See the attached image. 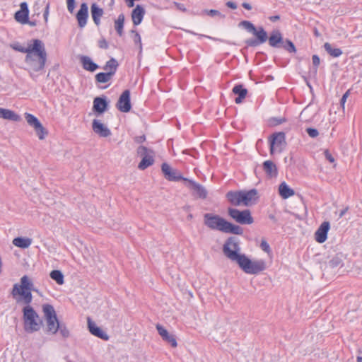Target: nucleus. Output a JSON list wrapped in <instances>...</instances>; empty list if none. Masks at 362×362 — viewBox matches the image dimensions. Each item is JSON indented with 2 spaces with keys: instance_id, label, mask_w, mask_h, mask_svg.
<instances>
[{
  "instance_id": "f257e3e1",
  "label": "nucleus",
  "mask_w": 362,
  "mask_h": 362,
  "mask_svg": "<svg viewBox=\"0 0 362 362\" xmlns=\"http://www.w3.org/2000/svg\"><path fill=\"white\" fill-rule=\"evenodd\" d=\"M31 47L26 53L25 63L30 76L33 77V74L44 69L47 62V52L42 40L33 39Z\"/></svg>"
},
{
  "instance_id": "f03ea898",
  "label": "nucleus",
  "mask_w": 362,
  "mask_h": 362,
  "mask_svg": "<svg viewBox=\"0 0 362 362\" xmlns=\"http://www.w3.org/2000/svg\"><path fill=\"white\" fill-rule=\"evenodd\" d=\"M32 291H35L33 284L28 276L25 275L21 277L20 284L13 285L11 295L16 298L17 303L22 302L25 305H29L33 300Z\"/></svg>"
},
{
  "instance_id": "7ed1b4c3",
  "label": "nucleus",
  "mask_w": 362,
  "mask_h": 362,
  "mask_svg": "<svg viewBox=\"0 0 362 362\" xmlns=\"http://www.w3.org/2000/svg\"><path fill=\"white\" fill-rule=\"evenodd\" d=\"M23 319L24 329L28 333L39 331L42 325V320L30 304L23 308Z\"/></svg>"
},
{
  "instance_id": "20e7f679",
  "label": "nucleus",
  "mask_w": 362,
  "mask_h": 362,
  "mask_svg": "<svg viewBox=\"0 0 362 362\" xmlns=\"http://www.w3.org/2000/svg\"><path fill=\"white\" fill-rule=\"evenodd\" d=\"M42 311L46 323L45 332L47 334H55L58 332L60 322L57 319L54 307L50 304H44Z\"/></svg>"
},
{
  "instance_id": "39448f33",
  "label": "nucleus",
  "mask_w": 362,
  "mask_h": 362,
  "mask_svg": "<svg viewBox=\"0 0 362 362\" xmlns=\"http://www.w3.org/2000/svg\"><path fill=\"white\" fill-rule=\"evenodd\" d=\"M240 241L236 237H229L223 246V255L231 262L237 263L245 254L240 253Z\"/></svg>"
},
{
  "instance_id": "423d86ee",
  "label": "nucleus",
  "mask_w": 362,
  "mask_h": 362,
  "mask_svg": "<svg viewBox=\"0 0 362 362\" xmlns=\"http://www.w3.org/2000/svg\"><path fill=\"white\" fill-rule=\"evenodd\" d=\"M246 274H257L266 269V263L262 259L251 260L245 255L236 263Z\"/></svg>"
},
{
  "instance_id": "0eeeda50",
  "label": "nucleus",
  "mask_w": 362,
  "mask_h": 362,
  "mask_svg": "<svg viewBox=\"0 0 362 362\" xmlns=\"http://www.w3.org/2000/svg\"><path fill=\"white\" fill-rule=\"evenodd\" d=\"M227 221L217 214L206 213L204 214V224L211 230L224 231Z\"/></svg>"
},
{
  "instance_id": "6e6552de",
  "label": "nucleus",
  "mask_w": 362,
  "mask_h": 362,
  "mask_svg": "<svg viewBox=\"0 0 362 362\" xmlns=\"http://www.w3.org/2000/svg\"><path fill=\"white\" fill-rule=\"evenodd\" d=\"M228 214L235 222L242 225H250L254 222L249 209L240 211L237 209L228 208Z\"/></svg>"
},
{
  "instance_id": "1a4fd4ad",
  "label": "nucleus",
  "mask_w": 362,
  "mask_h": 362,
  "mask_svg": "<svg viewBox=\"0 0 362 362\" xmlns=\"http://www.w3.org/2000/svg\"><path fill=\"white\" fill-rule=\"evenodd\" d=\"M137 154L139 156L142 158V160H141L138 165V168L140 170H145L148 167L153 164L154 153L151 149H149L144 146H140L137 148Z\"/></svg>"
},
{
  "instance_id": "9d476101",
  "label": "nucleus",
  "mask_w": 362,
  "mask_h": 362,
  "mask_svg": "<svg viewBox=\"0 0 362 362\" xmlns=\"http://www.w3.org/2000/svg\"><path fill=\"white\" fill-rule=\"evenodd\" d=\"M25 119L29 126L32 127L39 139L43 140L48 134L47 130L42 126L40 120L33 115L25 112L24 114Z\"/></svg>"
},
{
  "instance_id": "9b49d317",
  "label": "nucleus",
  "mask_w": 362,
  "mask_h": 362,
  "mask_svg": "<svg viewBox=\"0 0 362 362\" xmlns=\"http://www.w3.org/2000/svg\"><path fill=\"white\" fill-rule=\"evenodd\" d=\"M184 185L191 191L192 195L196 199H206L208 192L203 185L188 178L184 179Z\"/></svg>"
},
{
  "instance_id": "f8f14e48",
  "label": "nucleus",
  "mask_w": 362,
  "mask_h": 362,
  "mask_svg": "<svg viewBox=\"0 0 362 362\" xmlns=\"http://www.w3.org/2000/svg\"><path fill=\"white\" fill-rule=\"evenodd\" d=\"M286 146V136L282 132H276L271 136L270 139V153L273 154L276 150L281 152Z\"/></svg>"
},
{
  "instance_id": "ddd939ff",
  "label": "nucleus",
  "mask_w": 362,
  "mask_h": 362,
  "mask_svg": "<svg viewBox=\"0 0 362 362\" xmlns=\"http://www.w3.org/2000/svg\"><path fill=\"white\" fill-rule=\"evenodd\" d=\"M252 33L256 37V39L250 38L245 40V44L249 47L258 46L265 42L268 38L267 32L262 26L255 27V31H252Z\"/></svg>"
},
{
  "instance_id": "4468645a",
  "label": "nucleus",
  "mask_w": 362,
  "mask_h": 362,
  "mask_svg": "<svg viewBox=\"0 0 362 362\" xmlns=\"http://www.w3.org/2000/svg\"><path fill=\"white\" fill-rule=\"evenodd\" d=\"M161 170L164 175L165 178L169 181L177 182L182 180L184 182V179H186L185 177H182L180 172H179L176 169L172 168L166 163H163L162 164Z\"/></svg>"
},
{
  "instance_id": "2eb2a0df",
  "label": "nucleus",
  "mask_w": 362,
  "mask_h": 362,
  "mask_svg": "<svg viewBox=\"0 0 362 362\" xmlns=\"http://www.w3.org/2000/svg\"><path fill=\"white\" fill-rule=\"evenodd\" d=\"M116 107L122 112H129L132 108L130 91L125 90L122 92L116 104Z\"/></svg>"
},
{
  "instance_id": "dca6fc26",
  "label": "nucleus",
  "mask_w": 362,
  "mask_h": 362,
  "mask_svg": "<svg viewBox=\"0 0 362 362\" xmlns=\"http://www.w3.org/2000/svg\"><path fill=\"white\" fill-rule=\"evenodd\" d=\"M330 225L328 221H324L315 233V239L319 243H323L327 238V233Z\"/></svg>"
},
{
  "instance_id": "f3484780",
  "label": "nucleus",
  "mask_w": 362,
  "mask_h": 362,
  "mask_svg": "<svg viewBox=\"0 0 362 362\" xmlns=\"http://www.w3.org/2000/svg\"><path fill=\"white\" fill-rule=\"evenodd\" d=\"M88 17V7L86 3H82L80 9L76 15L79 28H83L87 23Z\"/></svg>"
},
{
  "instance_id": "a211bd4d",
  "label": "nucleus",
  "mask_w": 362,
  "mask_h": 362,
  "mask_svg": "<svg viewBox=\"0 0 362 362\" xmlns=\"http://www.w3.org/2000/svg\"><path fill=\"white\" fill-rule=\"evenodd\" d=\"M258 199L257 190L252 189L249 191H242L243 205L251 206L256 203Z\"/></svg>"
},
{
  "instance_id": "6ab92c4d",
  "label": "nucleus",
  "mask_w": 362,
  "mask_h": 362,
  "mask_svg": "<svg viewBox=\"0 0 362 362\" xmlns=\"http://www.w3.org/2000/svg\"><path fill=\"white\" fill-rule=\"evenodd\" d=\"M156 329L163 340L170 344L172 347L175 348L177 346L176 339L174 335L170 334L168 330L160 324L156 325Z\"/></svg>"
},
{
  "instance_id": "aec40b11",
  "label": "nucleus",
  "mask_w": 362,
  "mask_h": 362,
  "mask_svg": "<svg viewBox=\"0 0 362 362\" xmlns=\"http://www.w3.org/2000/svg\"><path fill=\"white\" fill-rule=\"evenodd\" d=\"M108 107V103L105 98L96 97L93 100V111L98 116L103 114Z\"/></svg>"
},
{
  "instance_id": "412c9836",
  "label": "nucleus",
  "mask_w": 362,
  "mask_h": 362,
  "mask_svg": "<svg viewBox=\"0 0 362 362\" xmlns=\"http://www.w3.org/2000/svg\"><path fill=\"white\" fill-rule=\"evenodd\" d=\"M87 321L88 329L93 335L105 341L109 339V336L99 327H97L90 317H88Z\"/></svg>"
},
{
  "instance_id": "4be33fe9",
  "label": "nucleus",
  "mask_w": 362,
  "mask_h": 362,
  "mask_svg": "<svg viewBox=\"0 0 362 362\" xmlns=\"http://www.w3.org/2000/svg\"><path fill=\"white\" fill-rule=\"evenodd\" d=\"M92 129L95 134L101 137H107L111 134L110 130L98 119H93Z\"/></svg>"
},
{
  "instance_id": "5701e85b",
  "label": "nucleus",
  "mask_w": 362,
  "mask_h": 362,
  "mask_svg": "<svg viewBox=\"0 0 362 362\" xmlns=\"http://www.w3.org/2000/svg\"><path fill=\"white\" fill-rule=\"evenodd\" d=\"M21 9L15 13V19L23 24H25L28 22V5L25 2H23L20 5Z\"/></svg>"
},
{
  "instance_id": "b1692460",
  "label": "nucleus",
  "mask_w": 362,
  "mask_h": 362,
  "mask_svg": "<svg viewBox=\"0 0 362 362\" xmlns=\"http://www.w3.org/2000/svg\"><path fill=\"white\" fill-rule=\"evenodd\" d=\"M145 13V9L142 6L139 4L136 6L135 8L132 11L131 15L134 25H138L141 23Z\"/></svg>"
},
{
  "instance_id": "393cba45",
  "label": "nucleus",
  "mask_w": 362,
  "mask_h": 362,
  "mask_svg": "<svg viewBox=\"0 0 362 362\" xmlns=\"http://www.w3.org/2000/svg\"><path fill=\"white\" fill-rule=\"evenodd\" d=\"M267 39L269 45L272 47H281V44L284 43L282 35L278 30H273Z\"/></svg>"
},
{
  "instance_id": "a878e982",
  "label": "nucleus",
  "mask_w": 362,
  "mask_h": 362,
  "mask_svg": "<svg viewBox=\"0 0 362 362\" xmlns=\"http://www.w3.org/2000/svg\"><path fill=\"white\" fill-rule=\"evenodd\" d=\"M79 60L83 68L86 71L93 72L98 68V65L88 56L81 55L79 57Z\"/></svg>"
},
{
  "instance_id": "bb28decb",
  "label": "nucleus",
  "mask_w": 362,
  "mask_h": 362,
  "mask_svg": "<svg viewBox=\"0 0 362 362\" xmlns=\"http://www.w3.org/2000/svg\"><path fill=\"white\" fill-rule=\"evenodd\" d=\"M232 91L234 94L238 95V97L235 99L237 104L241 103L247 94V90L242 84L235 85Z\"/></svg>"
},
{
  "instance_id": "cd10ccee",
  "label": "nucleus",
  "mask_w": 362,
  "mask_h": 362,
  "mask_svg": "<svg viewBox=\"0 0 362 362\" xmlns=\"http://www.w3.org/2000/svg\"><path fill=\"white\" fill-rule=\"evenodd\" d=\"M226 197L230 204L234 206L243 204L242 191H230L226 194Z\"/></svg>"
},
{
  "instance_id": "c85d7f7f",
  "label": "nucleus",
  "mask_w": 362,
  "mask_h": 362,
  "mask_svg": "<svg viewBox=\"0 0 362 362\" xmlns=\"http://www.w3.org/2000/svg\"><path fill=\"white\" fill-rule=\"evenodd\" d=\"M91 16L94 23L96 25L100 24V18L103 16L104 11L96 4H93L90 6Z\"/></svg>"
},
{
  "instance_id": "c756f323",
  "label": "nucleus",
  "mask_w": 362,
  "mask_h": 362,
  "mask_svg": "<svg viewBox=\"0 0 362 362\" xmlns=\"http://www.w3.org/2000/svg\"><path fill=\"white\" fill-rule=\"evenodd\" d=\"M0 118L8 119L11 121L18 122L21 120V117L15 112L0 107Z\"/></svg>"
},
{
  "instance_id": "7c9ffc66",
  "label": "nucleus",
  "mask_w": 362,
  "mask_h": 362,
  "mask_svg": "<svg viewBox=\"0 0 362 362\" xmlns=\"http://www.w3.org/2000/svg\"><path fill=\"white\" fill-rule=\"evenodd\" d=\"M263 170L270 177H276L278 173L277 168L272 160H266L263 163Z\"/></svg>"
},
{
  "instance_id": "2f4dec72",
  "label": "nucleus",
  "mask_w": 362,
  "mask_h": 362,
  "mask_svg": "<svg viewBox=\"0 0 362 362\" xmlns=\"http://www.w3.org/2000/svg\"><path fill=\"white\" fill-rule=\"evenodd\" d=\"M279 192L283 199H287L295 194L294 190L290 188L284 182L279 185Z\"/></svg>"
},
{
  "instance_id": "473e14b6",
  "label": "nucleus",
  "mask_w": 362,
  "mask_h": 362,
  "mask_svg": "<svg viewBox=\"0 0 362 362\" xmlns=\"http://www.w3.org/2000/svg\"><path fill=\"white\" fill-rule=\"evenodd\" d=\"M32 239L29 238L18 237L13 240V244L20 248L25 249L30 247Z\"/></svg>"
},
{
  "instance_id": "72a5a7b5",
  "label": "nucleus",
  "mask_w": 362,
  "mask_h": 362,
  "mask_svg": "<svg viewBox=\"0 0 362 362\" xmlns=\"http://www.w3.org/2000/svg\"><path fill=\"white\" fill-rule=\"evenodd\" d=\"M223 233H232L234 235H242L243 233V228L240 226L234 225L227 221Z\"/></svg>"
},
{
  "instance_id": "f704fd0d",
  "label": "nucleus",
  "mask_w": 362,
  "mask_h": 362,
  "mask_svg": "<svg viewBox=\"0 0 362 362\" xmlns=\"http://www.w3.org/2000/svg\"><path fill=\"white\" fill-rule=\"evenodd\" d=\"M119 64L115 58H111L106 62V64L103 66V69L107 73H112V76H114L117 71Z\"/></svg>"
},
{
  "instance_id": "c9c22d12",
  "label": "nucleus",
  "mask_w": 362,
  "mask_h": 362,
  "mask_svg": "<svg viewBox=\"0 0 362 362\" xmlns=\"http://www.w3.org/2000/svg\"><path fill=\"white\" fill-rule=\"evenodd\" d=\"M124 20V15L123 13H120L118 16L117 19L115 21V29L119 36H122L123 35Z\"/></svg>"
},
{
  "instance_id": "e433bc0d",
  "label": "nucleus",
  "mask_w": 362,
  "mask_h": 362,
  "mask_svg": "<svg viewBox=\"0 0 362 362\" xmlns=\"http://www.w3.org/2000/svg\"><path fill=\"white\" fill-rule=\"evenodd\" d=\"M324 47L326 52L333 57H338L342 54V51L339 48H333L329 42H325Z\"/></svg>"
},
{
  "instance_id": "4c0bfd02",
  "label": "nucleus",
  "mask_w": 362,
  "mask_h": 362,
  "mask_svg": "<svg viewBox=\"0 0 362 362\" xmlns=\"http://www.w3.org/2000/svg\"><path fill=\"white\" fill-rule=\"evenodd\" d=\"M113 76H112V73L107 72H100L95 75V81L100 83H105L110 81Z\"/></svg>"
},
{
  "instance_id": "58836bf2",
  "label": "nucleus",
  "mask_w": 362,
  "mask_h": 362,
  "mask_svg": "<svg viewBox=\"0 0 362 362\" xmlns=\"http://www.w3.org/2000/svg\"><path fill=\"white\" fill-rule=\"evenodd\" d=\"M49 276L51 279L54 280L59 285H62L64 283V274L59 270H53L50 272Z\"/></svg>"
},
{
  "instance_id": "ea45409f",
  "label": "nucleus",
  "mask_w": 362,
  "mask_h": 362,
  "mask_svg": "<svg viewBox=\"0 0 362 362\" xmlns=\"http://www.w3.org/2000/svg\"><path fill=\"white\" fill-rule=\"evenodd\" d=\"M31 42L28 45L27 47H25L22 46L19 42H15L10 45V47L18 52H22V53H27L30 48L31 47Z\"/></svg>"
},
{
  "instance_id": "a19ab883",
  "label": "nucleus",
  "mask_w": 362,
  "mask_h": 362,
  "mask_svg": "<svg viewBox=\"0 0 362 362\" xmlns=\"http://www.w3.org/2000/svg\"><path fill=\"white\" fill-rule=\"evenodd\" d=\"M329 265L332 268L338 267L342 266V259L340 256L336 255L330 259Z\"/></svg>"
},
{
  "instance_id": "79ce46f5",
  "label": "nucleus",
  "mask_w": 362,
  "mask_h": 362,
  "mask_svg": "<svg viewBox=\"0 0 362 362\" xmlns=\"http://www.w3.org/2000/svg\"><path fill=\"white\" fill-rule=\"evenodd\" d=\"M281 47H282L289 52L294 53L296 52V49L294 44L290 40H286V41H284V43L281 44Z\"/></svg>"
},
{
  "instance_id": "37998d69",
  "label": "nucleus",
  "mask_w": 362,
  "mask_h": 362,
  "mask_svg": "<svg viewBox=\"0 0 362 362\" xmlns=\"http://www.w3.org/2000/svg\"><path fill=\"white\" fill-rule=\"evenodd\" d=\"M58 331L63 338L66 339L69 337V330L64 323H60Z\"/></svg>"
},
{
  "instance_id": "c03bdc74",
  "label": "nucleus",
  "mask_w": 362,
  "mask_h": 362,
  "mask_svg": "<svg viewBox=\"0 0 362 362\" xmlns=\"http://www.w3.org/2000/svg\"><path fill=\"white\" fill-rule=\"evenodd\" d=\"M240 25L243 26L245 29L251 33L252 31H255V26L250 21H243L240 23Z\"/></svg>"
},
{
  "instance_id": "a18cd8bd",
  "label": "nucleus",
  "mask_w": 362,
  "mask_h": 362,
  "mask_svg": "<svg viewBox=\"0 0 362 362\" xmlns=\"http://www.w3.org/2000/svg\"><path fill=\"white\" fill-rule=\"evenodd\" d=\"M132 33H134V43L136 45L137 44L139 45L140 51H141L142 45H141V40L140 35L139 34V33L137 31L134 30H132Z\"/></svg>"
},
{
  "instance_id": "49530a36",
  "label": "nucleus",
  "mask_w": 362,
  "mask_h": 362,
  "mask_svg": "<svg viewBox=\"0 0 362 362\" xmlns=\"http://www.w3.org/2000/svg\"><path fill=\"white\" fill-rule=\"evenodd\" d=\"M306 132L311 138H316L319 135L317 129L311 127L307 128Z\"/></svg>"
},
{
  "instance_id": "de8ad7c7",
  "label": "nucleus",
  "mask_w": 362,
  "mask_h": 362,
  "mask_svg": "<svg viewBox=\"0 0 362 362\" xmlns=\"http://www.w3.org/2000/svg\"><path fill=\"white\" fill-rule=\"evenodd\" d=\"M312 60H313V64L315 67L314 73H315V74H317V68L320 63V59L317 54H314L312 57Z\"/></svg>"
},
{
  "instance_id": "09e8293b",
  "label": "nucleus",
  "mask_w": 362,
  "mask_h": 362,
  "mask_svg": "<svg viewBox=\"0 0 362 362\" xmlns=\"http://www.w3.org/2000/svg\"><path fill=\"white\" fill-rule=\"evenodd\" d=\"M67 5V10L72 13L75 9V0H66Z\"/></svg>"
},
{
  "instance_id": "8fccbe9b",
  "label": "nucleus",
  "mask_w": 362,
  "mask_h": 362,
  "mask_svg": "<svg viewBox=\"0 0 362 362\" xmlns=\"http://www.w3.org/2000/svg\"><path fill=\"white\" fill-rule=\"evenodd\" d=\"M350 95V90H348L342 96V98H341V100H340V105L342 107V109L344 110V105H345V103L346 101V99Z\"/></svg>"
},
{
  "instance_id": "3c124183",
  "label": "nucleus",
  "mask_w": 362,
  "mask_h": 362,
  "mask_svg": "<svg viewBox=\"0 0 362 362\" xmlns=\"http://www.w3.org/2000/svg\"><path fill=\"white\" fill-rule=\"evenodd\" d=\"M324 155L326 158V159L327 160H329L330 163H334V158L332 156V155L330 153V152L329 151V150L326 149L325 151H324Z\"/></svg>"
},
{
  "instance_id": "603ef678",
  "label": "nucleus",
  "mask_w": 362,
  "mask_h": 362,
  "mask_svg": "<svg viewBox=\"0 0 362 362\" xmlns=\"http://www.w3.org/2000/svg\"><path fill=\"white\" fill-rule=\"evenodd\" d=\"M260 247H261L262 250L264 252H269L270 251V247H269V244L267 243V241H265V240H262L261 242Z\"/></svg>"
},
{
  "instance_id": "864d4df0",
  "label": "nucleus",
  "mask_w": 362,
  "mask_h": 362,
  "mask_svg": "<svg viewBox=\"0 0 362 362\" xmlns=\"http://www.w3.org/2000/svg\"><path fill=\"white\" fill-rule=\"evenodd\" d=\"M49 9V4L48 3V4H47V5L45 6L44 14H43L45 23H47L48 21Z\"/></svg>"
},
{
  "instance_id": "5fc2aeb1",
  "label": "nucleus",
  "mask_w": 362,
  "mask_h": 362,
  "mask_svg": "<svg viewBox=\"0 0 362 362\" xmlns=\"http://www.w3.org/2000/svg\"><path fill=\"white\" fill-rule=\"evenodd\" d=\"M272 121L274 122L273 123V124L278 125V124H281L283 122H284L286 121V119L285 118H273Z\"/></svg>"
},
{
  "instance_id": "6e6d98bb",
  "label": "nucleus",
  "mask_w": 362,
  "mask_h": 362,
  "mask_svg": "<svg viewBox=\"0 0 362 362\" xmlns=\"http://www.w3.org/2000/svg\"><path fill=\"white\" fill-rule=\"evenodd\" d=\"M99 47L100 48L107 49L108 43L107 42V41L105 39H103L99 41Z\"/></svg>"
},
{
  "instance_id": "4d7b16f0",
  "label": "nucleus",
  "mask_w": 362,
  "mask_h": 362,
  "mask_svg": "<svg viewBox=\"0 0 362 362\" xmlns=\"http://www.w3.org/2000/svg\"><path fill=\"white\" fill-rule=\"evenodd\" d=\"M145 140H146V136H145V135H141V136H136V137L134 138V141H135L136 143H138V144L143 143Z\"/></svg>"
},
{
  "instance_id": "13d9d810",
  "label": "nucleus",
  "mask_w": 362,
  "mask_h": 362,
  "mask_svg": "<svg viewBox=\"0 0 362 362\" xmlns=\"http://www.w3.org/2000/svg\"><path fill=\"white\" fill-rule=\"evenodd\" d=\"M226 5L228 8H230L231 9H236L237 8V4L235 2H233V1H227Z\"/></svg>"
},
{
  "instance_id": "bf43d9fd",
  "label": "nucleus",
  "mask_w": 362,
  "mask_h": 362,
  "mask_svg": "<svg viewBox=\"0 0 362 362\" xmlns=\"http://www.w3.org/2000/svg\"><path fill=\"white\" fill-rule=\"evenodd\" d=\"M175 5L177 7V8H178L180 11H186V8H185V6L183 4L175 2Z\"/></svg>"
},
{
  "instance_id": "052dcab7",
  "label": "nucleus",
  "mask_w": 362,
  "mask_h": 362,
  "mask_svg": "<svg viewBox=\"0 0 362 362\" xmlns=\"http://www.w3.org/2000/svg\"><path fill=\"white\" fill-rule=\"evenodd\" d=\"M209 15L214 16L216 15L221 16V13L218 10L211 9L209 11Z\"/></svg>"
},
{
  "instance_id": "680f3d73",
  "label": "nucleus",
  "mask_w": 362,
  "mask_h": 362,
  "mask_svg": "<svg viewBox=\"0 0 362 362\" xmlns=\"http://www.w3.org/2000/svg\"><path fill=\"white\" fill-rule=\"evenodd\" d=\"M242 6H243V8H245L247 10H251L252 9V6H251V5L249 3L244 2V3H243Z\"/></svg>"
},
{
  "instance_id": "e2e57ef3",
  "label": "nucleus",
  "mask_w": 362,
  "mask_h": 362,
  "mask_svg": "<svg viewBox=\"0 0 362 362\" xmlns=\"http://www.w3.org/2000/svg\"><path fill=\"white\" fill-rule=\"evenodd\" d=\"M128 7L132 8L134 6V1L132 0H125Z\"/></svg>"
},
{
  "instance_id": "0e129e2a",
  "label": "nucleus",
  "mask_w": 362,
  "mask_h": 362,
  "mask_svg": "<svg viewBox=\"0 0 362 362\" xmlns=\"http://www.w3.org/2000/svg\"><path fill=\"white\" fill-rule=\"evenodd\" d=\"M280 16H272L269 17V20L272 22H276V21L279 20Z\"/></svg>"
},
{
  "instance_id": "69168bd1",
  "label": "nucleus",
  "mask_w": 362,
  "mask_h": 362,
  "mask_svg": "<svg viewBox=\"0 0 362 362\" xmlns=\"http://www.w3.org/2000/svg\"><path fill=\"white\" fill-rule=\"evenodd\" d=\"M349 208L346 207L344 209L341 210L339 214V217L341 218L348 211Z\"/></svg>"
},
{
  "instance_id": "338daca9",
  "label": "nucleus",
  "mask_w": 362,
  "mask_h": 362,
  "mask_svg": "<svg viewBox=\"0 0 362 362\" xmlns=\"http://www.w3.org/2000/svg\"><path fill=\"white\" fill-rule=\"evenodd\" d=\"M26 23H28L30 26H35L37 25L36 21H29L28 19Z\"/></svg>"
},
{
  "instance_id": "774afa93",
  "label": "nucleus",
  "mask_w": 362,
  "mask_h": 362,
  "mask_svg": "<svg viewBox=\"0 0 362 362\" xmlns=\"http://www.w3.org/2000/svg\"><path fill=\"white\" fill-rule=\"evenodd\" d=\"M357 362H362V356L357 357Z\"/></svg>"
}]
</instances>
